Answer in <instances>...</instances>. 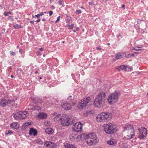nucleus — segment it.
Wrapping results in <instances>:
<instances>
[{
  "instance_id": "nucleus-1",
  "label": "nucleus",
  "mask_w": 148,
  "mask_h": 148,
  "mask_svg": "<svg viewBox=\"0 0 148 148\" xmlns=\"http://www.w3.org/2000/svg\"><path fill=\"white\" fill-rule=\"evenodd\" d=\"M106 99L105 92H101L96 97L94 102V105L95 107H100L103 106Z\"/></svg>"
},
{
  "instance_id": "nucleus-2",
  "label": "nucleus",
  "mask_w": 148,
  "mask_h": 148,
  "mask_svg": "<svg viewBox=\"0 0 148 148\" xmlns=\"http://www.w3.org/2000/svg\"><path fill=\"white\" fill-rule=\"evenodd\" d=\"M71 96L70 95L67 100L63 101L61 103L62 107L65 110H70L72 106H74L76 103L74 99L71 98Z\"/></svg>"
},
{
  "instance_id": "nucleus-3",
  "label": "nucleus",
  "mask_w": 148,
  "mask_h": 148,
  "mask_svg": "<svg viewBox=\"0 0 148 148\" xmlns=\"http://www.w3.org/2000/svg\"><path fill=\"white\" fill-rule=\"evenodd\" d=\"M98 141V139L95 133H90L88 135L86 142L88 145H95Z\"/></svg>"
},
{
  "instance_id": "nucleus-4",
  "label": "nucleus",
  "mask_w": 148,
  "mask_h": 148,
  "mask_svg": "<svg viewBox=\"0 0 148 148\" xmlns=\"http://www.w3.org/2000/svg\"><path fill=\"white\" fill-rule=\"evenodd\" d=\"M120 95V93L117 92H115L110 94L108 98V103L112 105L116 103L118 100Z\"/></svg>"
},
{
  "instance_id": "nucleus-5",
  "label": "nucleus",
  "mask_w": 148,
  "mask_h": 148,
  "mask_svg": "<svg viewBox=\"0 0 148 148\" xmlns=\"http://www.w3.org/2000/svg\"><path fill=\"white\" fill-rule=\"evenodd\" d=\"M103 126L104 130L106 133L113 134L116 131V126L112 123L104 124Z\"/></svg>"
},
{
  "instance_id": "nucleus-6",
  "label": "nucleus",
  "mask_w": 148,
  "mask_h": 148,
  "mask_svg": "<svg viewBox=\"0 0 148 148\" xmlns=\"http://www.w3.org/2000/svg\"><path fill=\"white\" fill-rule=\"evenodd\" d=\"M110 114L109 113L103 112L99 114L96 117L97 121L100 122L107 121L110 119Z\"/></svg>"
},
{
  "instance_id": "nucleus-7",
  "label": "nucleus",
  "mask_w": 148,
  "mask_h": 148,
  "mask_svg": "<svg viewBox=\"0 0 148 148\" xmlns=\"http://www.w3.org/2000/svg\"><path fill=\"white\" fill-rule=\"evenodd\" d=\"M14 118L16 120L25 119L28 115V113L26 111H20L13 114Z\"/></svg>"
},
{
  "instance_id": "nucleus-8",
  "label": "nucleus",
  "mask_w": 148,
  "mask_h": 148,
  "mask_svg": "<svg viewBox=\"0 0 148 148\" xmlns=\"http://www.w3.org/2000/svg\"><path fill=\"white\" fill-rule=\"evenodd\" d=\"M72 121V119L69 118L66 114H64L62 115L61 124L63 126H69Z\"/></svg>"
},
{
  "instance_id": "nucleus-9",
  "label": "nucleus",
  "mask_w": 148,
  "mask_h": 148,
  "mask_svg": "<svg viewBox=\"0 0 148 148\" xmlns=\"http://www.w3.org/2000/svg\"><path fill=\"white\" fill-rule=\"evenodd\" d=\"M91 99L89 97L82 99L78 104V107L79 109H82L85 107L90 101Z\"/></svg>"
},
{
  "instance_id": "nucleus-10",
  "label": "nucleus",
  "mask_w": 148,
  "mask_h": 148,
  "mask_svg": "<svg viewBox=\"0 0 148 148\" xmlns=\"http://www.w3.org/2000/svg\"><path fill=\"white\" fill-rule=\"evenodd\" d=\"M138 131L139 133L138 138L140 139L145 138L147 136V129L143 127H142L138 129Z\"/></svg>"
},
{
  "instance_id": "nucleus-11",
  "label": "nucleus",
  "mask_w": 148,
  "mask_h": 148,
  "mask_svg": "<svg viewBox=\"0 0 148 148\" xmlns=\"http://www.w3.org/2000/svg\"><path fill=\"white\" fill-rule=\"evenodd\" d=\"M82 124L80 122L76 123L72 127L73 130L76 132H81L82 130Z\"/></svg>"
},
{
  "instance_id": "nucleus-12",
  "label": "nucleus",
  "mask_w": 148,
  "mask_h": 148,
  "mask_svg": "<svg viewBox=\"0 0 148 148\" xmlns=\"http://www.w3.org/2000/svg\"><path fill=\"white\" fill-rule=\"evenodd\" d=\"M14 101V100L13 99H8L3 98L0 99V106L4 107L6 105L12 104Z\"/></svg>"
},
{
  "instance_id": "nucleus-13",
  "label": "nucleus",
  "mask_w": 148,
  "mask_h": 148,
  "mask_svg": "<svg viewBox=\"0 0 148 148\" xmlns=\"http://www.w3.org/2000/svg\"><path fill=\"white\" fill-rule=\"evenodd\" d=\"M32 102L36 104H41L42 102V99L38 97L31 98Z\"/></svg>"
},
{
  "instance_id": "nucleus-14",
  "label": "nucleus",
  "mask_w": 148,
  "mask_h": 148,
  "mask_svg": "<svg viewBox=\"0 0 148 148\" xmlns=\"http://www.w3.org/2000/svg\"><path fill=\"white\" fill-rule=\"evenodd\" d=\"M128 134L126 137L127 139H130L133 138L135 136V132L134 130H130L128 131Z\"/></svg>"
},
{
  "instance_id": "nucleus-15",
  "label": "nucleus",
  "mask_w": 148,
  "mask_h": 148,
  "mask_svg": "<svg viewBox=\"0 0 148 148\" xmlns=\"http://www.w3.org/2000/svg\"><path fill=\"white\" fill-rule=\"evenodd\" d=\"M45 145L46 147L49 148H54L56 146L55 144L51 141L46 142L45 143Z\"/></svg>"
},
{
  "instance_id": "nucleus-16",
  "label": "nucleus",
  "mask_w": 148,
  "mask_h": 148,
  "mask_svg": "<svg viewBox=\"0 0 148 148\" xmlns=\"http://www.w3.org/2000/svg\"><path fill=\"white\" fill-rule=\"evenodd\" d=\"M134 130L133 126L132 125L128 124L126 125L124 127V131H125L127 130L128 131H129L130 130Z\"/></svg>"
},
{
  "instance_id": "nucleus-17",
  "label": "nucleus",
  "mask_w": 148,
  "mask_h": 148,
  "mask_svg": "<svg viewBox=\"0 0 148 148\" xmlns=\"http://www.w3.org/2000/svg\"><path fill=\"white\" fill-rule=\"evenodd\" d=\"M37 134V131L33 128L30 129L29 131V134L31 135H33L34 136L36 135Z\"/></svg>"
},
{
  "instance_id": "nucleus-18",
  "label": "nucleus",
  "mask_w": 148,
  "mask_h": 148,
  "mask_svg": "<svg viewBox=\"0 0 148 148\" xmlns=\"http://www.w3.org/2000/svg\"><path fill=\"white\" fill-rule=\"evenodd\" d=\"M38 117L40 119H45L47 117V114L43 112H41L38 115Z\"/></svg>"
},
{
  "instance_id": "nucleus-19",
  "label": "nucleus",
  "mask_w": 148,
  "mask_h": 148,
  "mask_svg": "<svg viewBox=\"0 0 148 148\" xmlns=\"http://www.w3.org/2000/svg\"><path fill=\"white\" fill-rule=\"evenodd\" d=\"M127 68L128 67L127 66H125L124 65H121L120 66H118L117 69L119 71H120L122 70H124L125 71H126Z\"/></svg>"
},
{
  "instance_id": "nucleus-20",
  "label": "nucleus",
  "mask_w": 148,
  "mask_h": 148,
  "mask_svg": "<svg viewBox=\"0 0 148 148\" xmlns=\"http://www.w3.org/2000/svg\"><path fill=\"white\" fill-rule=\"evenodd\" d=\"M45 131L47 134H51L54 132V130L51 128H47L45 129Z\"/></svg>"
},
{
  "instance_id": "nucleus-21",
  "label": "nucleus",
  "mask_w": 148,
  "mask_h": 148,
  "mask_svg": "<svg viewBox=\"0 0 148 148\" xmlns=\"http://www.w3.org/2000/svg\"><path fill=\"white\" fill-rule=\"evenodd\" d=\"M19 125L16 122H13L10 125V127L14 129H17Z\"/></svg>"
},
{
  "instance_id": "nucleus-22",
  "label": "nucleus",
  "mask_w": 148,
  "mask_h": 148,
  "mask_svg": "<svg viewBox=\"0 0 148 148\" xmlns=\"http://www.w3.org/2000/svg\"><path fill=\"white\" fill-rule=\"evenodd\" d=\"M64 146L65 148H76L74 145L67 143L64 144Z\"/></svg>"
},
{
  "instance_id": "nucleus-23",
  "label": "nucleus",
  "mask_w": 148,
  "mask_h": 148,
  "mask_svg": "<svg viewBox=\"0 0 148 148\" xmlns=\"http://www.w3.org/2000/svg\"><path fill=\"white\" fill-rule=\"evenodd\" d=\"M32 108H30V109L34 111L40 110L41 109V107L37 106H32Z\"/></svg>"
},
{
  "instance_id": "nucleus-24",
  "label": "nucleus",
  "mask_w": 148,
  "mask_h": 148,
  "mask_svg": "<svg viewBox=\"0 0 148 148\" xmlns=\"http://www.w3.org/2000/svg\"><path fill=\"white\" fill-rule=\"evenodd\" d=\"M62 119V115L61 114H58L54 118V120L56 121H58Z\"/></svg>"
},
{
  "instance_id": "nucleus-25",
  "label": "nucleus",
  "mask_w": 148,
  "mask_h": 148,
  "mask_svg": "<svg viewBox=\"0 0 148 148\" xmlns=\"http://www.w3.org/2000/svg\"><path fill=\"white\" fill-rule=\"evenodd\" d=\"M93 111L92 110L90 111V110H88L86 111H85L84 114L86 115H91V114H93Z\"/></svg>"
},
{
  "instance_id": "nucleus-26",
  "label": "nucleus",
  "mask_w": 148,
  "mask_h": 148,
  "mask_svg": "<svg viewBox=\"0 0 148 148\" xmlns=\"http://www.w3.org/2000/svg\"><path fill=\"white\" fill-rule=\"evenodd\" d=\"M107 142L108 144L110 145H113L114 143L113 139L111 140L110 141H108Z\"/></svg>"
},
{
  "instance_id": "nucleus-27",
  "label": "nucleus",
  "mask_w": 148,
  "mask_h": 148,
  "mask_svg": "<svg viewBox=\"0 0 148 148\" xmlns=\"http://www.w3.org/2000/svg\"><path fill=\"white\" fill-rule=\"evenodd\" d=\"M36 143L40 145H42L43 144V142L40 139H37L36 140Z\"/></svg>"
},
{
  "instance_id": "nucleus-28",
  "label": "nucleus",
  "mask_w": 148,
  "mask_h": 148,
  "mask_svg": "<svg viewBox=\"0 0 148 148\" xmlns=\"http://www.w3.org/2000/svg\"><path fill=\"white\" fill-rule=\"evenodd\" d=\"M116 56L117 59H118L121 58V55L120 53H116Z\"/></svg>"
},
{
  "instance_id": "nucleus-29",
  "label": "nucleus",
  "mask_w": 148,
  "mask_h": 148,
  "mask_svg": "<svg viewBox=\"0 0 148 148\" xmlns=\"http://www.w3.org/2000/svg\"><path fill=\"white\" fill-rule=\"evenodd\" d=\"M74 25L73 23H72L71 25L69 24L68 25L69 27L68 29H73L74 27Z\"/></svg>"
},
{
  "instance_id": "nucleus-30",
  "label": "nucleus",
  "mask_w": 148,
  "mask_h": 148,
  "mask_svg": "<svg viewBox=\"0 0 148 148\" xmlns=\"http://www.w3.org/2000/svg\"><path fill=\"white\" fill-rule=\"evenodd\" d=\"M5 134L6 135H9L11 134L12 133V130H8L5 132Z\"/></svg>"
},
{
  "instance_id": "nucleus-31",
  "label": "nucleus",
  "mask_w": 148,
  "mask_h": 148,
  "mask_svg": "<svg viewBox=\"0 0 148 148\" xmlns=\"http://www.w3.org/2000/svg\"><path fill=\"white\" fill-rule=\"evenodd\" d=\"M13 27L14 28L16 29H19V28H21V25H18V24H17L15 25H14Z\"/></svg>"
},
{
  "instance_id": "nucleus-32",
  "label": "nucleus",
  "mask_w": 148,
  "mask_h": 148,
  "mask_svg": "<svg viewBox=\"0 0 148 148\" xmlns=\"http://www.w3.org/2000/svg\"><path fill=\"white\" fill-rule=\"evenodd\" d=\"M82 12V11L80 10H78L76 11L75 13L77 14H80Z\"/></svg>"
},
{
  "instance_id": "nucleus-33",
  "label": "nucleus",
  "mask_w": 148,
  "mask_h": 148,
  "mask_svg": "<svg viewBox=\"0 0 148 148\" xmlns=\"http://www.w3.org/2000/svg\"><path fill=\"white\" fill-rule=\"evenodd\" d=\"M58 2L60 5H63L64 2L63 0H60Z\"/></svg>"
},
{
  "instance_id": "nucleus-34",
  "label": "nucleus",
  "mask_w": 148,
  "mask_h": 148,
  "mask_svg": "<svg viewBox=\"0 0 148 148\" xmlns=\"http://www.w3.org/2000/svg\"><path fill=\"white\" fill-rule=\"evenodd\" d=\"M19 52L20 54H22L24 53L25 51L23 49H19Z\"/></svg>"
},
{
  "instance_id": "nucleus-35",
  "label": "nucleus",
  "mask_w": 148,
  "mask_h": 148,
  "mask_svg": "<svg viewBox=\"0 0 148 148\" xmlns=\"http://www.w3.org/2000/svg\"><path fill=\"white\" fill-rule=\"evenodd\" d=\"M46 13V12H41L39 13V15L40 16H42V15H44Z\"/></svg>"
},
{
  "instance_id": "nucleus-36",
  "label": "nucleus",
  "mask_w": 148,
  "mask_h": 148,
  "mask_svg": "<svg viewBox=\"0 0 148 148\" xmlns=\"http://www.w3.org/2000/svg\"><path fill=\"white\" fill-rule=\"evenodd\" d=\"M10 53L11 56H15L16 55L15 53L13 51H10Z\"/></svg>"
},
{
  "instance_id": "nucleus-37",
  "label": "nucleus",
  "mask_w": 148,
  "mask_h": 148,
  "mask_svg": "<svg viewBox=\"0 0 148 148\" xmlns=\"http://www.w3.org/2000/svg\"><path fill=\"white\" fill-rule=\"evenodd\" d=\"M142 21H143L142 20H141L140 19H138L137 20V23H138L139 24H140V23H141V22Z\"/></svg>"
},
{
  "instance_id": "nucleus-38",
  "label": "nucleus",
  "mask_w": 148,
  "mask_h": 148,
  "mask_svg": "<svg viewBox=\"0 0 148 148\" xmlns=\"http://www.w3.org/2000/svg\"><path fill=\"white\" fill-rule=\"evenodd\" d=\"M139 47H135L134 49V50L136 51H139L140 50Z\"/></svg>"
},
{
  "instance_id": "nucleus-39",
  "label": "nucleus",
  "mask_w": 148,
  "mask_h": 148,
  "mask_svg": "<svg viewBox=\"0 0 148 148\" xmlns=\"http://www.w3.org/2000/svg\"><path fill=\"white\" fill-rule=\"evenodd\" d=\"M3 14H4V16H8V15L7 12H4Z\"/></svg>"
},
{
  "instance_id": "nucleus-40",
  "label": "nucleus",
  "mask_w": 148,
  "mask_h": 148,
  "mask_svg": "<svg viewBox=\"0 0 148 148\" xmlns=\"http://www.w3.org/2000/svg\"><path fill=\"white\" fill-rule=\"evenodd\" d=\"M53 14V12L52 11H50L49 12V14L50 16H51Z\"/></svg>"
},
{
  "instance_id": "nucleus-41",
  "label": "nucleus",
  "mask_w": 148,
  "mask_h": 148,
  "mask_svg": "<svg viewBox=\"0 0 148 148\" xmlns=\"http://www.w3.org/2000/svg\"><path fill=\"white\" fill-rule=\"evenodd\" d=\"M60 16H58L57 17V20L56 21V22H57L59 21H60Z\"/></svg>"
},
{
  "instance_id": "nucleus-42",
  "label": "nucleus",
  "mask_w": 148,
  "mask_h": 148,
  "mask_svg": "<svg viewBox=\"0 0 148 148\" xmlns=\"http://www.w3.org/2000/svg\"><path fill=\"white\" fill-rule=\"evenodd\" d=\"M40 16L38 14L34 16V17H36L38 19L40 18Z\"/></svg>"
},
{
  "instance_id": "nucleus-43",
  "label": "nucleus",
  "mask_w": 148,
  "mask_h": 148,
  "mask_svg": "<svg viewBox=\"0 0 148 148\" xmlns=\"http://www.w3.org/2000/svg\"><path fill=\"white\" fill-rule=\"evenodd\" d=\"M96 49L97 50H100L101 49L100 47L99 46L96 47Z\"/></svg>"
},
{
  "instance_id": "nucleus-44",
  "label": "nucleus",
  "mask_w": 148,
  "mask_h": 148,
  "mask_svg": "<svg viewBox=\"0 0 148 148\" xmlns=\"http://www.w3.org/2000/svg\"><path fill=\"white\" fill-rule=\"evenodd\" d=\"M34 21H30L29 22L31 23L34 24Z\"/></svg>"
},
{
  "instance_id": "nucleus-45",
  "label": "nucleus",
  "mask_w": 148,
  "mask_h": 148,
  "mask_svg": "<svg viewBox=\"0 0 148 148\" xmlns=\"http://www.w3.org/2000/svg\"><path fill=\"white\" fill-rule=\"evenodd\" d=\"M40 18H38V19L36 21H35V22H39L40 21Z\"/></svg>"
},
{
  "instance_id": "nucleus-46",
  "label": "nucleus",
  "mask_w": 148,
  "mask_h": 148,
  "mask_svg": "<svg viewBox=\"0 0 148 148\" xmlns=\"http://www.w3.org/2000/svg\"><path fill=\"white\" fill-rule=\"evenodd\" d=\"M43 50V49L42 48H40L39 49V50L40 51H42Z\"/></svg>"
},
{
  "instance_id": "nucleus-47",
  "label": "nucleus",
  "mask_w": 148,
  "mask_h": 148,
  "mask_svg": "<svg viewBox=\"0 0 148 148\" xmlns=\"http://www.w3.org/2000/svg\"><path fill=\"white\" fill-rule=\"evenodd\" d=\"M42 66H43V68L46 69L47 68V66L46 65L44 64L42 65Z\"/></svg>"
},
{
  "instance_id": "nucleus-48",
  "label": "nucleus",
  "mask_w": 148,
  "mask_h": 148,
  "mask_svg": "<svg viewBox=\"0 0 148 148\" xmlns=\"http://www.w3.org/2000/svg\"><path fill=\"white\" fill-rule=\"evenodd\" d=\"M70 19H69V18L68 19L66 20V22L69 23L70 22Z\"/></svg>"
},
{
  "instance_id": "nucleus-49",
  "label": "nucleus",
  "mask_w": 148,
  "mask_h": 148,
  "mask_svg": "<svg viewBox=\"0 0 148 148\" xmlns=\"http://www.w3.org/2000/svg\"><path fill=\"white\" fill-rule=\"evenodd\" d=\"M125 7V5H122V8H123V9H124Z\"/></svg>"
},
{
  "instance_id": "nucleus-50",
  "label": "nucleus",
  "mask_w": 148,
  "mask_h": 148,
  "mask_svg": "<svg viewBox=\"0 0 148 148\" xmlns=\"http://www.w3.org/2000/svg\"><path fill=\"white\" fill-rule=\"evenodd\" d=\"M42 21H45L46 19L45 18H43L42 19Z\"/></svg>"
},
{
  "instance_id": "nucleus-51",
  "label": "nucleus",
  "mask_w": 148,
  "mask_h": 148,
  "mask_svg": "<svg viewBox=\"0 0 148 148\" xmlns=\"http://www.w3.org/2000/svg\"><path fill=\"white\" fill-rule=\"evenodd\" d=\"M8 14H11V12H7Z\"/></svg>"
},
{
  "instance_id": "nucleus-52",
  "label": "nucleus",
  "mask_w": 148,
  "mask_h": 148,
  "mask_svg": "<svg viewBox=\"0 0 148 148\" xmlns=\"http://www.w3.org/2000/svg\"><path fill=\"white\" fill-rule=\"evenodd\" d=\"M32 106H29V109H30V110H31V109H30V108H32Z\"/></svg>"
},
{
  "instance_id": "nucleus-53",
  "label": "nucleus",
  "mask_w": 148,
  "mask_h": 148,
  "mask_svg": "<svg viewBox=\"0 0 148 148\" xmlns=\"http://www.w3.org/2000/svg\"><path fill=\"white\" fill-rule=\"evenodd\" d=\"M24 56H25V55L24 54H23L21 56V57H22V58H24Z\"/></svg>"
},
{
  "instance_id": "nucleus-54",
  "label": "nucleus",
  "mask_w": 148,
  "mask_h": 148,
  "mask_svg": "<svg viewBox=\"0 0 148 148\" xmlns=\"http://www.w3.org/2000/svg\"><path fill=\"white\" fill-rule=\"evenodd\" d=\"M12 18L11 16H10L9 17L8 19H11Z\"/></svg>"
},
{
  "instance_id": "nucleus-55",
  "label": "nucleus",
  "mask_w": 148,
  "mask_h": 148,
  "mask_svg": "<svg viewBox=\"0 0 148 148\" xmlns=\"http://www.w3.org/2000/svg\"><path fill=\"white\" fill-rule=\"evenodd\" d=\"M38 73V71H36L35 72V73L36 74V73Z\"/></svg>"
},
{
  "instance_id": "nucleus-56",
  "label": "nucleus",
  "mask_w": 148,
  "mask_h": 148,
  "mask_svg": "<svg viewBox=\"0 0 148 148\" xmlns=\"http://www.w3.org/2000/svg\"><path fill=\"white\" fill-rule=\"evenodd\" d=\"M81 8H82V9H84V8L83 7V6L81 7Z\"/></svg>"
},
{
  "instance_id": "nucleus-57",
  "label": "nucleus",
  "mask_w": 148,
  "mask_h": 148,
  "mask_svg": "<svg viewBox=\"0 0 148 148\" xmlns=\"http://www.w3.org/2000/svg\"><path fill=\"white\" fill-rule=\"evenodd\" d=\"M92 3H91L90 2H89V5H92Z\"/></svg>"
},
{
  "instance_id": "nucleus-58",
  "label": "nucleus",
  "mask_w": 148,
  "mask_h": 148,
  "mask_svg": "<svg viewBox=\"0 0 148 148\" xmlns=\"http://www.w3.org/2000/svg\"><path fill=\"white\" fill-rule=\"evenodd\" d=\"M11 77L13 78L14 77V76L12 75L11 76Z\"/></svg>"
},
{
  "instance_id": "nucleus-59",
  "label": "nucleus",
  "mask_w": 148,
  "mask_h": 148,
  "mask_svg": "<svg viewBox=\"0 0 148 148\" xmlns=\"http://www.w3.org/2000/svg\"><path fill=\"white\" fill-rule=\"evenodd\" d=\"M73 32H76V30H73Z\"/></svg>"
},
{
  "instance_id": "nucleus-60",
  "label": "nucleus",
  "mask_w": 148,
  "mask_h": 148,
  "mask_svg": "<svg viewBox=\"0 0 148 148\" xmlns=\"http://www.w3.org/2000/svg\"><path fill=\"white\" fill-rule=\"evenodd\" d=\"M134 54H132V55L133 56H134Z\"/></svg>"
},
{
  "instance_id": "nucleus-61",
  "label": "nucleus",
  "mask_w": 148,
  "mask_h": 148,
  "mask_svg": "<svg viewBox=\"0 0 148 148\" xmlns=\"http://www.w3.org/2000/svg\"><path fill=\"white\" fill-rule=\"evenodd\" d=\"M110 45V44L109 43H108V44H107L108 45Z\"/></svg>"
},
{
  "instance_id": "nucleus-62",
  "label": "nucleus",
  "mask_w": 148,
  "mask_h": 148,
  "mask_svg": "<svg viewBox=\"0 0 148 148\" xmlns=\"http://www.w3.org/2000/svg\"><path fill=\"white\" fill-rule=\"evenodd\" d=\"M52 8H53V9H55V8L53 6Z\"/></svg>"
},
{
  "instance_id": "nucleus-63",
  "label": "nucleus",
  "mask_w": 148,
  "mask_h": 148,
  "mask_svg": "<svg viewBox=\"0 0 148 148\" xmlns=\"http://www.w3.org/2000/svg\"><path fill=\"white\" fill-rule=\"evenodd\" d=\"M43 56L44 57L45 56V54H43Z\"/></svg>"
},
{
  "instance_id": "nucleus-64",
  "label": "nucleus",
  "mask_w": 148,
  "mask_h": 148,
  "mask_svg": "<svg viewBox=\"0 0 148 148\" xmlns=\"http://www.w3.org/2000/svg\"><path fill=\"white\" fill-rule=\"evenodd\" d=\"M42 79V77H40V79Z\"/></svg>"
}]
</instances>
